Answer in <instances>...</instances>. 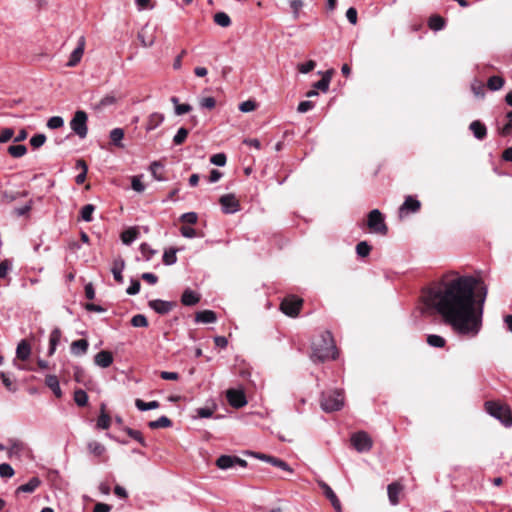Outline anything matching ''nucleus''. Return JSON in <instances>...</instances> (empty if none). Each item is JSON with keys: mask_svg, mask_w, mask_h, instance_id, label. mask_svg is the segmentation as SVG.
I'll return each mask as SVG.
<instances>
[{"mask_svg": "<svg viewBox=\"0 0 512 512\" xmlns=\"http://www.w3.org/2000/svg\"><path fill=\"white\" fill-rule=\"evenodd\" d=\"M141 288L140 281L137 279H131L130 286L127 288L126 293L128 295H136L139 293Z\"/></svg>", "mask_w": 512, "mask_h": 512, "instance_id": "13d9d810", "label": "nucleus"}, {"mask_svg": "<svg viewBox=\"0 0 512 512\" xmlns=\"http://www.w3.org/2000/svg\"><path fill=\"white\" fill-rule=\"evenodd\" d=\"M46 141V136L42 133L35 134L30 138V145L34 148H40Z\"/></svg>", "mask_w": 512, "mask_h": 512, "instance_id": "3c124183", "label": "nucleus"}, {"mask_svg": "<svg viewBox=\"0 0 512 512\" xmlns=\"http://www.w3.org/2000/svg\"><path fill=\"white\" fill-rule=\"evenodd\" d=\"M188 130L184 127H181L178 129L177 133L173 137V143L174 145H181L183 144L188 136Z\"/></svg>", "mask_w": 512, "mask_h": 512, "instance_id": "a18cd8bd", "label": "nucleus"}, {"mask_svg": "<svg viewBox=\"0 0 512 512\" xmlns=\"http://www.w3.org/2000/svg\"><path fill=\"white\" fill-rule=\"evenodd\" d=\"M74 401L80 407L86 406L88 403V395H87L86 391H84L82 389H77L74 392Z\"/></svg>", "mask_w": 512, "mask_h": 512, "instance_id": "a19ab883", "label": "nucleus"}, {"mask_svg": "<svg viewBox=\"0 0 512 512\" xmlns=\"http://www.w3.org/2000/svg\"><path fill=\"white\" fill-rule=\"evenodd\" d=\"M470 130L472 131L475 138L482 140L487 135V129L484 124H482L480 121L475 120L473 121L470 126Z\"/></svg>", "mask_w": 512, "mask_h": 512, "instance_id": "393cba45", "label": "nucleus"}, {"mask_svg": "<svg viewBox=\"0 0 512 512\" xmlns=\"http://www.w3.org/2000/svg\"><path fill=\"white\" fill-rule=\"evenodd\" d=\"M148 306L156 313L165 315L168 314L175 306L176 303L172 301H165L161 299L150 300Z\"/></svg>", "mask_w": 512, "mask_h": 512, "instance_id": "f8f14e48", "label": "nucleus"}, {"mask_svg": "<svg viewBox=\"0 0 512 512\" xmlns=\"http://www.w3.org/2000/svg\"><path fill=\"white\" fill-rule=\"evenodd\" d=\"M314 106H315L314 102L305 100V101H302L299 103V105L297 107V111L299 113H306V112L312 110L314 108Z\"/></svg>", "mask_w": 512, "mask_h": 512, "instance_id": "0e129e2a", "label": "nucleus"}, {"mask_svg": "<svg viewBox=\"0 0 512 512\" xmlns=\"http://www.w3.org/2000/svg\"><path fill=\"white\" fill-rule=\"evenodd\" d=\"M255 109H256V103H255V101H252V100L244 101L239 105V110L244 113L254 111Z\"/></svg>", "mask_w": 512, "mask_h": 512, "instance_id": "e2e57ef3", "label": "nucleus"}, {"mask_svg": "<svg viewBox=\"0 0 512 512\" xmlns=\"http://www.w3.org/2000/svg\"><path fill=\"white\" fill-rule=\"evenodd\" d=\"M367 225L374 233L386 235L388 232V227L385 224L384 217L378 209H373L369 212Z\"/></svg>", "mask_w": 512, "mask_h": 512, "instance_id": "423d86ee", "label": "nucleus"}, {"mask_svg": "<svg viewBox=\"0 0 512 512\" xmlns=\"http://www.w3.org/2000/svg\"><path fill=\"white\" fill-rule=\"evenodd\" d=\"M139 235V231L136 227H130L126 230H124L121 234V240L124 244L130 245L132 242H134Z\"/></svg>", "mask_w": 512, "mask_h": 512, "instance_id": "a878e982", "label": "nucleus"}, {"mask_svg": "<svg viewBox=\"0 0 512 512\" xmlns=\"http://www.w3.org/2000/svg\"><path fill=\"white\" fill-rule=\"evenodd\" d=\"M85 49V37L81 36L78 39L77 47L71 52L69 60L66 63L67 67H75L80 61L84 54Z\"/></svg>", "mask_w": 512, "mask_h": 512, "instance_id": "ddd939ff", "label": "nucleus"}, {"mask_svg": "<svg viewBox=\"0 0 512 512\" xmlns=\"http://www.w3.org/2000/svg\"><path fill=\"white\" fill-rule=\"evenodd\" d=\"M131 187L136 192H143L145 190V185L141 181V178L139 176H134L131 181Z\"/></svg>", "mask_w": 512, "mask_h": 512, "instance_id": "052dcab7", "label": "nucleus"}, {"mask_svg": "<svg viewBox=\"0 0 512 512\" xmlns=\"http://www.w3.org/2000/svg\"><path fill=\"white\" fill-rule=\"evenodd\" d=\"M110 140L113 145L122 148L124 145L122 140L124 138V130L122 128H114L110 131Z\"/></svg>", "mask_w": 512, "mask_h": 512, "instance_id": "c756f323", "label": "nucleus"}, {"mask_svg": "<svg viewBox=\"0 0 512 512\" xmlns=\"http://www.w3.org/2000/svg\"><path fill=\"white\" fill-rule=\"evenodd\" d=\"M216 106V100L214 97H204L200 100V107L205 109H213Z\"/></svg>", "mask_w": 512, "mask_h": 512, "instance_id": "680f3d73", "label": "nucleus"}, {"mask_svg": "<svg viewBox=\"0 0 512 512\" xmlns=\"http://www.w3.org/2000/svg\"><path fill=\"white\" fill-rule=\"evenodd\" d=\"M163 165L160 162H153L150 165V171L153 175V177L158 181H163L165 178L162 175L163 172Z\"/></svg>", "mask_w": 512, "mask_h": 512, "instance_id": "79ce46f5", "label": "nucleus"}, {"mask_svg": "<svg viewBox=\"0 0 512 512\" xmlns=\"http://www.w3.org/2000/svg\"><path fill=\"white\" fill-rule=\"evenodd\" d=\"M228 403L234 408H241L247 404V399L242 390L229 389L226 392Z\"/></svg>", "mask_w": 512, "mask_h": 512, "instance_id": "9d476101", "label": "nucleus"}, {"mask_svg": "<svg viewBox=\"0 0 512 512\" xmlns=\"http://www.w3.org/2000/svg\"><path fill=\"white\" fill-rule=\"evenodd\" d=\"M45 384L52 390V392L57 398H61L62 391L57 376L47 375L45 378Z\"/></svg>", "mask_w": 512, "mask_h": 512, "instance_id": "b1692460", "label": "nucleus"}, {"mask_svg": "<svg viewBox=\"0 0 512 512\" xmlns=\"http://www.w3.org/2000/svg\"><path fill=\"white\" fill-rule=\"evenodd\" d=\"M96 425L99 429H108L111 425L110 416L106 412L100 413Z\"/></svg>", "mask_w": 512, "mask_h": 512, "instance_id": "49530a36", "label": "nucleus"}, {"mask_svg": "<svg viewBox=\"0 0 512 512\" xmlns=\"http://www.w3.org/2000/svg\"><path fill=\"white\" fill-rule=\"evenodd\" d=\"M428 26L434 31H440L445 27V19L439 15H433L429 18Z\"/></svg>", "mask_w": 512, "mask_h": 512, "instance_id": "72a5a7b5", "label": "nucleus"}, {"mask_svg": "<svg viewBox=\"0 0 512 512\" xmlns=\"http://www.w3.org/2000/svg\"><path fill=\"white\" fill-rule=\"evenodd\" d=\"M180 232L185 238H194L197 235L196 230L190 226H182Z\"/></svg>", "mask_w": 512, "mask_h": 512, "instance_id": "774afa93", "label": "nucleus"}, {"mask_svg": "<svg viewBox=\"0 0 512 512\" xmlns=\"http://www.w3.org/2000/svg\"><path fill=\"white\" fill-rule=\"evenodd\" d=\"M8 153L14 158H20L27 153V148L25 145H11L8 147Z\"/></svg>", "mask_w": 512, "mask_h": 512, "instance_id": "58836bf2", "label": "nucleus"}, {"mask_svg": "<svg viewBox=\"0 0 512 512\" xmlns=\"http://www.w3.org/2000/svg\"><path fill=\"white\" fill-rule=\"evenodd\" d=\"M60 339H61V330L58 327H56L51 331L50 337H49V349H48L49 356H52L55 353L56 347L59 344Z\"/></svg>", "mask_w": 512, "mask_h": 512, "instance_id": "6ab92c4d", "label": "nucleus"}, {"mask_svg": "<svg viewBox=\"0 0 512 512\" xmlns=\"http://www.w3.org/2000/svg\"><path fill=\"white\" fill-rule=\"evenodd\" d=\"M0 378L2 380L3 385L6 387L7 390L10 392H16L17 386L13 383L9 375L5 372H0Z\"/></svg>", "mask_w": 512, "mask_h": 512, "instance_id": "de8ad7c7", "label": "nucleus"}, {"mask_svg": "<svg viewBox=\"0 0 512 512\" xmlns=\"http://www.w3.org/2000/svg\"><path fill=\"white\" fill-rule=\"evenodd\" d=\"M180 220L183 223L195 224L198 220V216L195 212H187L181 215Z\"/></svg>", "mask_w": 512, "mask_h": 512, "instance_id": "bf43d9fd", "label": "nucleus"}, {"mask_svg": "<svg viewBox=\"0 0 512 512\" xmlns=\"http://www.w3.org/2000/svg\"><path fill=\"white\" fill-rule=\"evenodd\" d=\"M420 207V201L409 195L405 198L403 204L400 206L399 215L400 217H403L408 213H416L420 210Z\"/></svg>", "mask_w": 512, "mask_h": 512, "instance_id": "9b49d317", "label": "nucleus"}, {"mask_svg": "<svg viewBox=\"0 0 512 512\" xmlns=\"http://www.w3.org/2000/svg\"><path fill=\"white\" fill-rule=\"evenodd\" d=\"M505 80L501 76H491L487 81V87L491 91H497L504 86Z\"/></svg>", "mask_w": 512, "mask_h": 512, "instance_id": "c9c22d12", "label": "nucleus"}, {"mask_svg": "<svg viewBox=\"0 0 512 512\" xmlns=\"http://www.w3.org/2000/svg\"><path fill=\"white\" fill-rule=\"evenodd\" d=\"M303 304V300L296 296H289L283 299L280 305L281 311L290 317L298 315L300 308Z\"/></svg>", "mask_w": 512, "mask_h": 512, "instance_id": "0eeeda50", "label": "nucleus"}, {"mask_svg": "<svg viewBox=\"0 0 512 512\" xmlns=\"http://www.w3.org/2000/svg\"><path fill=\"white\" fill-rule=\"evenodd\" d=\"M94 363L101 368H107L113 363V355L109 351L102 350L94 356Z\"/></svg>", "mask_w": 512, "mask_h": 512, "instance_id": "4468645a", "label": "nucleus"}, {"mask_svg": "<svg viewBox=\"0 0 512 512\" xmlns=\"http://www.w3.org/2000/svg\"><path fill=\"white\" fill-rule=\"evenodd\" d=\"M135 406L140 411H148V410L159 408L160 403L158 401H156V400L150 401V402H144L141 399H136L135 400Z\"/></svg>", "mask_w": 512, "mask_h": 512, "instance_id": "f704fd0d", "label": "nucleus"}, {"mask_svg": "<svg viewBox=\"0 0 512 512\" xmlns=\"http://www.w3.org/2000/svg\"><path fill=\"white\" fill-rule=\"evenodd\" d=\"M164 119L165 117L162 113L154 112L150 114L147 120L146 130L152 131L156 129L163 123Z\"/></svg>", "mask_w": 512, "mask_h": 512, "instance_id": "a211bd4d", "label": "nucleus"}, {"mask_svg": "<svg viewBox=\"0 0 512 512\" xmlns=\"http://www.w3.org/2000/svg\"><path fill=\"white\" fill-rule=\"evenodd\" d=\"M95 211L93 204H86L80 210L81 219L85 222H91L93 220L92 214Z\"/></svg>", "mask_w": 512, "mask_h": 512, "instance_id": "4c0bfd02", "label": "nucleus"}, {"mask_svg": "<svg viewBox=\"0 0 512 512\" xmlns=\"http://www.w3.org/2000/svg\"><path fill=\"white\" fill-rule=\"evenodd\" d=\"M338 351L334 344V340L331 332L324 331L316 338L312 343V355L313 361L324 362L328 359H336Z\"/></svg>", "mask_w": 512, "mask_h": 512, "instance_id": "f03ea898", "label": "nucleus"}, {"mask_svg": "<svg viewBox=\"0 0 512 512\" xmlns=\"http://www.w3.org/2000/svg\"><path fill=\"white\" fill-rule=\"evenodd\" d=\"M216 313L212 310H203L196 313L195 321L200 323H214L216 322Z\"/></svg>", "mask_w": 512, "mask_h": 512, "instance_id": "aec40b11", "label": "nucleus"}, {"mask_svg": "<svg viewBox=\"0 0 512 512\" xmlns=\"http://www.w3.org/2000/svg\"><path fill=\"white\" fill-rule=\"evenodd\" d=\"M227 157L224 153H217L212 155L210 162L216 166H224L226 164Z\"/></svg>", "mask_w": 512, "mask_h": 512, "instance_id": "4d7b16f0", "label": "nucleus"}, {"mask_svg": "<svg viewBox=\"0 0 512 512\" xmlns=\"http://www.w3.org/2000/svg\"><path fill=\"white\" fill-rule=\"evenodd\" d=\"M371 251V246L366 241H361L356 245V253L360 257H366Z\"/></svg>", "mask_w": 512, "mask_h": 512, "instance_id": "09e8293b", "label": "nucleus"}, {"mask_svg": "<svg viewBox=\"0 0 512 512\" xmlns=\"http://www.w3.org/2000/svg\"><path fill=\"white\" fill-rule=\"evenodd\" d=\"M332 70L326 71L322 78L314 84V88L326 92L329 89Z\"/></svg>", "mask_w": 512, "mask_h": 512, "instance_id": "7c9ffc66", "label": "nucleus"}, {"mask_svg": "<svg viewBox=\"0 0 512 512\" xmlns=\"http://www.w3.org/2000/svg\"><path fill=\"white\" fill-rule=\"evenodd\" d=\"M200 301V295L195 291L187 288L181 296V302L185 306H194Z\"/></svg>", "mask_w": 512, "mask_h": 512, "instance_id": "dca6fc26", "label": "nucleus"}, {"mask_svg": "<svg viewBox=\"0 0 512 512\" xmlns=\"http://www.w3.org/2000/svg\"><path fill=\"white\" fill-rule=\"evenodd\" d=\"M402 490V487L400 484L394 482L388 485L387 492L389 501L392 505H397L399 503V494Z\"/></svg>", "mask_w": 512, "mask_h": 512, "instance_id": "412c9836", "label": "nucleus"}, {"mask_svg": "<svg viewBox=\"0 0 512 512\" xmlns=\"http://www.w3.org/2000/svg\"><path fill=\"white\" fill-rule=\"evenodd\" d=\"M131 325L133 327H147L148 320L143 314H136L131 319Z\"/></svg>", "mask_w": 512, "mask_h": 512, "instance_id": "8fccbe9b", "label": "nucleus"}, {"mask_svg": "<svg viewBox=\"0 0 512 512\" xmlns=\"http://www.w3.org/2000/svg\"><path fill=\"white\" fill-rule=\"evenodd\" d=\"M171 426L172 421L167 416H161L157 420L148 423L150 429L169 428Z\"/></svg>", "mask_w": 512, "mask_h": 512, "instance_id": "2f4dec72", "label": "nucleus"}, {"mask_svg": "<svg viewBox=\"0 0 512 512\" xmlns=\"http://www.w3.org/2000/svg\"><path fill=\"white\" fill-rule=\"evenodd\" d=\"M14 475V469L8 463L0 464V476L2 478H11Z\"/></svg>", "mask_w": 512, "mask_h": 512, "instance_id": "6e6d98bb", "label": "nucleus"}, {"mask_svg": "<svg viewBox=\"0 0 512 512\" xmlns=\"http://www.w3.org/2000/svg\"><path fill=\"white\" fill-rule=\"evenodd\" d=\"M427 343L435 348H443L446 344V340L440 335L430 334L427 336Z\"/></svg>", "mask_w": 512, "mask_h": 512, "instance_id": "e433bc0d", "label": "nucleus"}, {"mask_svg": "<svg viewBox=\"0 0 512 512\" xmlns=\"http://www.w3.org/2000/svg\"><path fill=\"white\" fill-rule=\"evenodd\" d=\"M88 115L83 110H77L73 118L71 119L69 125L74 134H76L80 139H84L88 134Z\"/></svg>", "mask_w": 512, "mask_h": 512, "instance_id": "39448f33", "label": "nucleus"}, {"mask_svg": "<svg viewBox=\"0 0 512 512\" xmlns=\"http://www.w3.org/2000/svg\"><path fill=\"white\" fill-rule=\"evenodd\" d=\"M316 66V63L313 61V60H309L305 63H302L298 66V70L303 73V74H306V73H309L310 71H312Z\"/></svg>", "mask_w": 512, "mask_h": 512, "instance_id": "69168bd1", "label": "nucleus"}, {"mask_svg": "<svg viewBox=\"0 0 512 512\" xmlns=\"http://www.w3.org/2000/svg\"><path fill=\"white\" fill-rule=\"evenodd\" d=\"M64 125V120L60 116H53L48 119L47 127L50 129H58Z\"/></svg>", "mask_w": 512, "mask_h": 512, "instance_id": "5fc2aeb1", "label": "nucleus"}, {"mask_svg": "<svg viewBox=\"0 0 512 512\" xmlns=\"http://www.w3.org/2000/svg\"><path fill=\"white\" fill-rule=\"evenodd\" d=\"M125 268V261L122 257L114 259L111 272L116 282L123 283L122 272Z\"/></svg>", "mask_w": 512, "mask_h": 512, "instance_id": "2eb2a0df", "label": "nucleus"}, {"mask_svg": "<svg viewBox=\"0 0 512 512\" xmlns=\"http://www.w3.org/2000/svg\"><path fill=\"white\" fill-rule=\"evenodd\" d=\"M351 443L353 447L360 453L368 452L372 448V439L364 431L354 433L351 436Z\"/></svg>", "mask_w": 512, "mask_h": 512, "instance_id": "6e6552de", "label": "nucleus"}, {"mask_svg": "<svg viewBox=\"0 0 512 512\" xmlns=\"http://www.w3.org/2000/svg\"><path fill=\"white\" fill-rule=\"evenodd\" d=\"M321 488L323 489V492L325 494V496L330 500L332 506L337 510V511H340L341 510V504H340V501L339 499L337 498L336 494L334 493V491L332 490V488L326 484V483H322L321 484Z\"/></svg>", "mask_w": 512, "mask_h": 512, "instance_id": "4be33fe9", "label": "nucleus"}, {"mask_svg": "<svg viewBox=\"0 0 512 512\" xmlns=\"http://www.w3.org/2000/svg\"><path fill=\"white\" fill-rule=\"evenodd\" d=\"M269 463L275 467H278V468L284 470V471L292 472V469L290 468V466L280 458L272 456L271 459H269Z\"/></svg>", "mask_w": 512, "mask_h": 512, "instance_id": "864d4df0", "label": "nucleus"}, {"mask_svg": "<svg viewBox=\"0 0 512 512\" xmlns=\"http://www.w3.org/2000/svg\"><path fill=\"white\" fill-rule=\"evenodd\" d=\"M124 431L131 437L133 438L134 440H136L137 442H139L142 446L146 447V441L145 439L143 438L142 434L140 431L138 430H135V429H132V428H129V427H125L124 428Z\"/></svg>", "mask_w": 512, "mask_h": 512, "instance_id": "c03bdc74", "label": "nucleus"}, {"mask_svg": "<svg viewBox=\"0 0 512 512\" xmlns=\"http://www.w3.org/2000/svg\"><path fill=\"white\" fill-rule=\"evenodd\" d=\"M140 252L145 260L149 261L156 254V250L152 249L147 243L140 245Z\"/></svg>", "mask_w": 512, "mask_h": 512, "instance_id": "603ef678", "label": "nucleus"}, {"mask_svg": "<svg viewBox=\"0 0 512 512\" xmlns=\"http://www.w3.org/2000/svg\"><path fill=\"white\" fill-rule=\"evenodd\" d=\"M486 411L499 420L505 427L512 426V412L509 406L497 402L488 401L485 403Z\"/></svg>", "mask_w": 512, "mask_h": 512, "instance_id": "20e7f679", "label": "nucleus"}, {"mask_svg": "<svg viewBox=\"0 0 512 512\" xmlns=\"http://www.w3.org/2000/svg\"><path fill=\"white\" fill-rule=\"evenodd\" d=\"M214 22L221 27H228L231 24V19L227 13L218 12L214 15Z\"/></svg>", "mask_w": 512, "mask_h": 512, "instance_id": "ea45409f", "label": "nucleus"}, {"mask_svg": "<svg viewBox=\"0 0 512 512\" xmlns=\"http://www.w3.org/2000/svg\"><path fill=\"white\" fill-rule=\"evenodd\" d=\"M31 355V346L26 340H21L16 348V357L22 361L27 360Z\"/></svg>", "mask_w": 512, "mask_h": 512, "instance_id": "f3484780", "label": "nucleus"}, {"mask_svg": "<svg viewBox=\"0 0 512 512\" xmlns=\"http://www.w3.org/2000/svg\"><path fill=\"white\" fill-rule=\"evenodd\" d=\"M176 253H177V249H175V248H170L168 250H165L164 254H163V263L165 265L175 264L177 261Z\"/></svg>", "mask_w": 512, "mask_h": 512, "instance_id": "37998d69", "label": "nucleus"}, {"mask_svg": "<svg viewBox=\"0 0 512 512\" xmlns=\"http://www.w3.org/2000/svg\"><path fill=\"white\" fill-rule=\"evenodd\" d=\"M14 135V131L12 128H5L0 133V143H5L9 141Z\"/></svg>", "mask_w": 512, "mask_h": 512, "instance_id": "338daca9", "label": "nucleus"}, {"mask_svg": "<svg viewBox=\"0 0 512 512\" xmlns=\"http://www.w3.org/2000/svg\"><path fill=\"white\" fill-rule=\"evenodd\" d=\"M344 405V397L340 390H332L321 394L320 406L325 412L340 410Z\"/></svg>", "mask_w": 512, "mask_h": 512, "instance_id": "7ed1b4c3", "label": "nucleus"}, {"mask_svg": "<svg viewBox=\"0 0 512 512\" xmlns=\"http://www.w3.org/2000/svg\"><path fill=\"white\" fill-rule=\"evenodd\" d=\"M477 284V279L471 275L447 272L425 291L424 304L441 316L457 335L474 338L482 328L487 295V288L484 287L482 296L476 299Z\"/></svg>", "mask_w": 512, "mask_h": 512, "instance_id": "f257e3e1", "label": "nucleus"}, {"mask_svg": "<svg viewBox=\"0 0 512 512\" xmlns=\"http://www.w3.org/2000/svg\"><path fill=\"white\" fill-rule=\"evenodd\" d=\"M89 347L88 341L85 339H79L73 341L71 344V352L75 355H83L87 352Z\"/></svg>", "mask_w": 512, "mask_h": 512, "instance_id": "bb28decb", "label": "nucleus"}, {"mask_svg": "<svg viewBox=\"0 0 512 512\" xmlns=\"http://www.w3.org/2000/svg\"><path fill=\"white\" fill-rule=\"evenodd\" d=\"M41 484V481L38 477H32L27 483L20 485L16 493H32L34 492Z\"/></svg>", "mask_w": 512, "mask_h": 512, "instance_id": "5701e85b", "label": "nucleus"}, {"mask_svg": "<svg viewBox=\"0 0 512 512\" xmlns=\"http://www.w3.org/2000/svg\"><path fill=\"white\" fill-rule=\"evenodd\" d=\"M216 466L221 470H227L235 466L234 456L231 455H221L216 460Z\"/></svg>", "mask_w": 512, "mask_h": 512, "instance_id": "c85d7f7f", "label": "nucleus"}, {"mask_svg": "<svg viewBox=\"0 0 512 512\" xmlns=\"http://www.w3.org/2000/svg\"><path fill=\"white\" fill-rule=\"evenodd\" d=\"M219 202L222 207V211L226 214H233L239 211L240 204L234 194H225L220 197Z\"/></svg>", "mask_w": 512, "mask_h": 512, "instance_id": "1a4fd4ad", "label": "nucleus"}, {"mask_svg": "<svg viewBox=\"0 0 512 512\" xmlns=\"http://www.w3.org/2000/svg\"><path fill=\"white\" fill-rule=\"evenodd\" d=\"M76 168H81L82 169V172L75 177V182L78 185H81L86 180L88 166H87L86 162L83 159H78L77 162H76Z\"/></svg>", "mask_w": 512, "mask_h": 512, "instance_id": "473e14b6", "label": "nucleus"}, {"mask_svg": "<svg viewBox=\"0 0 512 512\" xmlns=\"http://www.w3.org/2000/svg\"><path fill=\"white\" fill-rule=\"evenodd\" d=\"M87 449H88L89 453H91L95 457H101L106 452L105 446L102 443L98 442V441H90V442H88Z\"/></svg>", "mask_w": 512, "mask_h": 512, "instance_id": "cd10ccee", "label": "nucleus"}]
</instances>
